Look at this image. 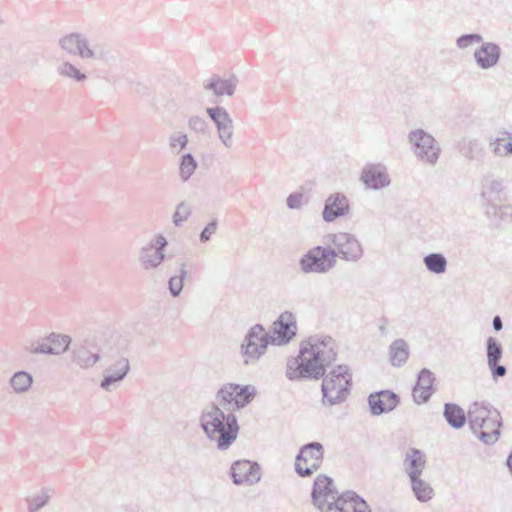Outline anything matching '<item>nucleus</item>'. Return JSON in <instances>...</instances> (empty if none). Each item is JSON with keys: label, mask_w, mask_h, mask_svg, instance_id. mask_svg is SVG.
Returning a JSON list of instances; mask_svg holds the SVG:
<instances>
[{"label": "nucleus", "mask_w": 512, "mask_h": 512, "mask_svg": "<svg viewBox=\"0 0 512 512\" xmlns=\"http://www.w3.org/2000/svg\"><path fill=\"white\" fill-rule=\"evenodd\" d=\"M218 226L217 219L209 222L200 232L199 240L201 243H206L210 240L211 236L216 232Z\"/></svg>", "instance_id": "49530a36"}, {"label": "nucleus", "mask_w": 512, "mask_h": 512, "mask_svg": "<svg viewBox=\"0 0 512 512\" xmlns=\"http://www.w3.org/2000/svg\"><path fill=\"white\" fill-rule=\"evenodd\" d=\"M360 181L370 190H382L391 184L387 167L383 163H368L360 173Z\"/></svg>", "instance_id": "ddd939ff"}, {"label": "nucleus", "mask_w": 512, "mask_h": 512, "mask_svg": "<svg viewBox=\"0 0 512 512\" xmlns=\"http://www.w3.org/2000/svg\"><path fill=\"white\" fill-rule=\"evenodd\" d=\"M72 363L82 369H89L100 361L98 352L91 351L87 346V340L75 342L71 349Z\"/></svg>", "instance_id": "b1692460"}, {"label": "nucleus", "mask_w": 512, "mask_h": 512, "mask_svg": "<svg viewBox=\"0 0 512 512\" xmlns=\"http://www.w3.org/2000/svg\"><path fill=\"white\" fill-rule=\"evenodd\" d=\"M205 111L216 127L220 142L225 148L231 149L234 145V124L229 112L219 105L207 107Z\"/></svg>", "instance_id": "9b49d317"}, {"label": "nucleus", "mask_w": 512, "mask_h": 512, "mask_svg": "<svg viewBox=\"0 0 512 512\" xmlns=\"http://www.w3.org/2000/svg\"><path fill=\"white\" fill-rule=\"evenodd\" d=\"M153 244H154V247L156 250L165 253V248H166L168 242L163 235L159 234L156 236L155 243H153Z\"/></svg>", "instance_id": "de8ad7c7"}, {"label": "nucleus", "mask_w": 512, "mask_h": 512, "mask_svg": "<svg viewBox=\"0 0 512 512\" xmlns=\"http://www.w3.org/2000/svg\"><path fill=\"white\" fill-rule=\"evenodd\" d=\"M313 505L320 512H371L368 503L354 491L338 494L333 479L318 475L311 492Z\"/></svg>", "instance_id": "f03ea898"}, {"label": "nucleus", "mask_w": 512, "mask_h": 512, "mask_svg": "<svg viewBox=\"0 0 512 512\" xmlns=\"http://www.w3.org/2000/svg\"><path fill=\"white\" fill-rule=\"evenodd\" d=\"M500 57L501 48L495 42H482V45L474 52V60L477 66L483 70L495 67Z\"/></svg>", "instance_id": "412c9836"}, {"label": "nucleus", "mask_w": 512, "mask_h": 512, "mask_svg": "<svg viewBox=\"0 0 512 512\" xmlns=\"http://www.w3.org/2000/svg\"><path fill=\"white\" fill-rule=\"evenodd\" d=\"M188 144V136L185 133L178 132L169 136V146L172 150L178 147L180 150L185 149Z\"/></svg>", "instance_id": "a18cd8bd"}, {"label": "nucleus", "mask_w": 512, "mask_h": 512, "mask_svg": "<svg viewBox=\"0 0 512 512\" xmlns=\"http://www.w3.org/2000/svg\"><path fill=\"white\" fill-rule=\"evenodd\" d=\"M426 269L434 274L440 275L447 270V259L442 253L434 252L427 254L423 258Z\"/></svg>", "instance_id": "473e14b6"}, {"label": "nucleus", "mask_w": 512, "mask_h": 512, "mask_svg": "<svg viewBox=\"0 0 512 512\" xmlns=\"http://www.w3.org/2000/svg\"><path fill=\"white\" fill-rule=\"evenodd\" d=\"M32 383V375L26 371H18L10 379V385L16 393L26 392Z\"/></svg>", "instance_id": "f704fd0d"}, {"label": "nucleus", "mask_w": 512, "mask_h": 512, "mask_svg": "<svg viewBox=\"0 0 512 512\" xmlns=\"http://www.w3.org/2000/svg\"><path fill=\"white\" fill-rule=\"evenodd\" d=\"M324 446L320 442L303 445L295 458V471L300 477H309L322 465Z\"/></svg>", "instance_id": "1a4fd4ad"}, {"label": "nucleus", "mask_w": 512, "mask_h": 512, "mask_svg": "<svg viewBox=\"0 0 512 512\" xmlns=\"http://www.w3.org/2000/svg\"><path fill=\"white\" fill-rule=\"evenodd\" d=\"M230 476L235 485L252 486L261 479V468L257 462L237 460L230 468Z\"/></svg>", "instance_id": "4468645a"}, {"label": "nucleus", "mask_w": 512, "mask_h": 512, "mask_svg": "<svg viewBox=\"0 0 512 512\" xmlns=\"http://www.w3.org/2000/svg\"><path fill=\"white\" fill-rule=\"evenodd\" d=\"M186 276V263L182 262L179 268V273L171 276L168 281L169 292L173 297H178L181 294Z\"/></svg>", "instance_id": "e433bc0d"}, {"label": "nucleus", "mask_w": 512, "mask_h": 512, "mask_svg": "<svg viewBox=\"0 0 512 512\" xmlns=\"http://www.w3.org/2000/svg\"><path fill=\"white\" fill-rule=\"evenodd\" d=\"M499 137H491L489 146L495 156L504 157L512 155V133L503 131Z\"/></svg>", "instance_id": "c756f323"}, {"label": "nucleus", "mask_w": 512, "mask_h": 512, "mask_svg": "<svg viewBox=\"0 0 512 512\" xmlns=\"http://www.w3.org/2000/svg\"><path fill=\"white\" fill-rule=\"evenodd\" d=\"M461 151L463 156L471 161H482L485 156L482 144L476 139H469L464 142Z\"/></svg>", "instance_id": "72a5a7b5"}, {"label": "nucleus", "mask_w": 512, "mask_h": 512, "mask_svg": "<svg viewBox=\"0 0 512 512\" xmlns=\"http://www.w3.org/2000/svg\"><path fill=\"white\" fill-rule=\"evenodd\" d=\"M350 212V203L345 194L336 192L329 195L324 203L322 211L323 220L327 223L334 222Z\"/></svg>", "instance_id": "dca6fc26"}, {"label": "nucleus", "mask_w": 512, "mask_h": 512, "mask_svg": "<svg viewBox=\"0 0 512 512\" xmlns=\"http://www.w3.org/2000/svg\"><path fill=\"white\" fill-rule=\"evenodd\" d=\"M226 415L216 404H212L202 410L199 423L209 440L214 441L215 436H218V427L225 421Z\"/></svg>", "instance_id": "f3484780"}, {"label": "nucleus", "mask_w": 512, "mask_h": 512, "mask_svg": "<svg viewBox=\"0 0 512 512\" xmlns=\"http://www.w3.org/2000/svg\"><path fill=\"white\" fill-rule=\"evenodd\" d=\"M50 491L48 488H43L40 492L27 497L28 511L37 512L42 509L51 497Z\"/></svg>", "instance_id": "4c0bfd02"}, {"label": "nucleus", "mask_w": 512, "mask_h": 512, "mask_svg": "<svg viewBox=\"0 0 512 512\" xmlns=\"http://www.w3.org/2000/svg\"><path fill=\"white\" fill-rule=\"evenodd\" d=\"M337 264V254L331 246H315L299 259L300 270L304 274H326Z\"/></svg>", "instance_id": "423d86ee"}, {"label": "nucleus", "mask_w": 512, "mask_h": 512, "mask_svg": "<svg viewBox=\"0 0 512 512\" xmlns=\"http://www.w3.org/2000/svg\"><path fill=\"white\" fill-rule=\"evenodd\" d=\"M166 259V254L155 249L153 243L143 246L139 253V262L143 270H156Z\"/></svg>", "instance_id": "bb28decb"}, {"label": "nucleus", "mask_w": 512, "mask_h": 512, "mask_svg": "<svg viewBox=\"0 0 512 512\" xmlns=\"http://www.w3.org/2000/svg\"><path fill=\"white\" fill-rule=\"evenodd\" d=\"M389 357L392 366H403L409 357V347L403 339L393 341L389 346Z\"/></svg>", "instance_id": "7c9ffc66"}, {"label": "nucleus", "mask_w": 512, "mask_h": 512, "mask_svg": "<svg viewBox=\"0 0 512 512\" xmlns=\"http://www.w3.org/2000/svg\"><path fill=\"white\" fill-rule=\"evenodd\" d=\"M238 433L239 424L237 417L234 413L230 412L225 416V421L218 427V436H215L214 439L217 442V448L220 450L228 449L237 439Z\"/></svg>", "instance_id": "6ab92c4d"}, {"label": "nucleus", "mask_w": 512, "mask_h": 512, "mask_svg": "<svg viewBox=\"0 0 512 512\" xmlns=\"http://www.w3.org/2000/svg\"><path fill=\"white\" fill-rule=\"evenodd\" d=\"M46 341L51 344L53 355H60L69 349L71 344V338L68 335L51 333L46 337Z\"/></svg>", "instance_id": "c9c22d12"}, {"label": "nucleus", "mask_w": 512, "mask_h": 512, "mask_svg": "<svg viewBox=\"0 0 512 512\" xmlns=\"http://www.w3.org/2000/svg\"><path fill=\"white\" fill-rule=\"evenodd\" d=\"M507 465L509 467V470L512 474V453L509 455L508 459H507Z\"/></svg>", "instance_id": "3c124183"}, {"label": "nucleus", "mask_w": 512, "mask_h": 512, "mask_svg": "<svg viewBox=\"0 0 512 512\" xmlns=\"http://www.w3.org/2000/svg\"><path fill=\"white\" fill-rule=\"evenodd\" d=\"M328 246H333L337 257L347 262H357L363 256V248L355 235L347 232L330 233L324 237Z\"/></svg>", "instance_id": "6e6552de"}, {"label": "nucleus", "mask_w": 512, "mask_h": 512, "mask_svg": "<svg viewBox=\"0 0 512 512\" xmlns=\"http://www.w3.org/2000/svg\"><path fill=\"white\" fill-rule=\"evenodd\" d=\"M367 401L371 415L380 416L393 411L399 405L400 397L391 390H380L369 394Z\"/></svg>", "instance_id": "2eb2a0df"}, {"label": "nucleus", "mask_w": 512, "mask_h": 512, "mask_svg": "<svg viewBox=\"0 0 512 512\" xmlns=\"http://www.w3.org/2000/svg\"><path fill=\"white\" fill-rule=\"evenodd\" d=\"M467 422L473 434L483 443L494 444L500 436L502 417L492 404L474 401L468 407Z\"/></svg>", "instance_id": "7ed1b4c3"}, {"label": "nucleus", "mask_w": 512, "mask_h": 512, "mask_svg": "<svg viewBox=\"0 0 512 512\" xmlns=\"http://www.w3.org/2000/svg\"><path fill=\"white\" fill-rule=\"evenodd\" d=\"M481 197L492 206L496 207L507 200L505 187L501 179L485 176L482 182Z\"/></svg>", "instance_id": "4be33fe9"}, {"label": "nucleus", "mask_w": 512, "mask_h": 512, "mask_svg": "<svg viewBox=\"0 0 512 512\" xmlns=\"http://www.w3.org/2000/svg\"><path fill=\"white\" fill-rule=\"evenodd\" d=\"M307 203L308 199L302 192H293L286 199L287 207L291 210L300 209L304 204Z\"/></svg>", "instance_id": "c03bdc74"}, {"label": "nucleus", "mask_w": 512, "mask_h": 512, "mask_svg": "<svg viewBox=\"0 0 512 512\" xmlns=\"http://www.w3.org/2000/svg\"><path fill=\"white\" fill-rule=\"evenodd\" d=\"M25 351L32 354H47L53 355V350L51 349V344L46 341V338L42 339L41 342L31 343L30 345H25Z\"/></svg>", "instance_id": "79ce46f5"}, {"label": "nucleus", "mask_w": 512, "mask_h": 512, "mask_svg": "<svg viewBox=\"0 0 512 512\" xmlns=\"http://www.w3.org/2000/svg\"><path fill=\"white\" fill-rule=\"evenodd\" d=\"M492 326L495 331H500L503 328V322L500 316H495L492 321Z\"/></svg>", "instance_id": "09e8293b"}, {"label": "nucleus", "mask_w": 512, "mask_h": 512, "mask_svg": "<svg viewBox=\"0 0 512 512\" xmlns=\"http://www.w3.org/2000/svg\"><path fill=\"white\" fill-rule=\"evenodd\" d=\"M482 42L483 37L478 33L463 34L456 39V46L459 49H466Z\"/></svg>", "instance_id": "a19ab883"}, {"label": "nucleus", "mask_w": 512, "mask_h": 512, "mask_svg": "<svg viewBox=\"0 0 512 512\" xmlns=\"http://www.w3.org/2000/svg\"><path fill=\"white\" fill-rule=\"evenodd\" d=\"M407 138L412 152L419 161L432 167L437 164L441 148L430 133L418 128L410 131Z\"/></svg>", "instance_id": "0eeeda50"}, {"label": "nucleus", "mask_w": 512, "mask_h": 512, "mask_svg": "<svg viewBox=\"0 0 512 512\" xmlns=\"http://www.w3.org/2000/svg\"><path fill=\"white\" fill-rule=\"evenodd\" d=\"M436 381L434 373L423 368L417 376V381L413 386V399L417 404H423L429 401L434 393L433 385Z\"/></svg>", "instance_id": "aec40b11"}, {"label": "nucleus", "mask_w": 512, "mask_h": 512, "mask_svg": "<svg viewBox=\"0 0 512 512\" xmlns=\"http://www.w3.org/2000/svg\"><path fill=\"white\" fill-rule=\"evenodd\" d=\"M443 417L454 429H461L467 422V413L456 403H445Z\"/></svg>", "instance_id": "c85d7f7f"}, {"label": "nucleus", "mask_w": 512, "mask_h": 512, "mask_svg": "<svg viewBox=\"0 0 512 512\" xmlns=\"http://www.w3.org/2000/svg\"><path fill=\"white\" fill-rule=\"evenodd\" d=\"M271 337L262 324L253 325L245 334L239 353L246 366L255 365L266 354Z\"/></svg>", "instance_id": "39448f33"}, {"label": "nucleus", "mask_w": 512, "mask_h": 512, "mask_svg": "<svg viewBox=\"0 0 512 512\" xmlns=\"http://www.w3.org/2000/svg\"><path fill=\"white\" fill-rule=\"evenodd\" d=\"M59 48L68 55L78 56L83 60L108 63L116 59L114 50L106 43L90 45L87 37L79 32H72L58 39Z\"/></svg>", "instance_id": "20e7f679"}, {"label": "nucleus", "mask_w": 512, "mask_h": 512, "mask_svg": "<svg viewBox=\"0 0 512 512\" xmlns=\"http://www.w3.org/2000/svg\"><path fill=\"white\" fill-rule=\"evenodd\" d=\"M336 359L337 345L332 337L311 336L301 342L297 357L287 361L285 374L290 381L322 379V404L339 405L350 394L352 374L345 364L333 366Z\"/></svg>", "instance_id": "f257e3e1"}, {"label": "nucleus", "mask_w": 512, "mask_h": 512, "mask_svg": "<svg viewBox=\"0 0 512 512\" xmlns=\"http://www.w3.org/2000/svg\"><path fill=\"white\" fill-rule=\"evenodd\" d=\"M198 164L191 153H186L181 156L179 175L182 181H187L195 172Z\"/></svg>", "instance_id": "58836bf2"}, {"label": "nucleus", "mask_w": 512, "mask_h": 512, "mask_svg": "<svg viewBox=\"0 0 512 512\" xmlns=\"http://www.w3.org/2000/svg\"><path fill=\"white\" fill-rule=\"evenodd\" d=\"M426 465L425 454L417 449L411 448L405 456L403 461L404 471L409 479L422 476L423 470Z\"/></svg>", "instance_id": "a878e982"}, {"label": "nucleus", "mask_w": 512, "mask_h": 512, "mask_svg": "<svg viewBox=\"0 0 512 512\" xmlns=\"http://www.w3.org/2000/svg\"><path fill=\"white\" fill-rule=\"evenodd\" d=\"M487 364L491 371L493 380L504 377L507 374V368L500 364L503 356V347L494 337H488L486 341Z\"/></svg>", "instance_id": "a211bd4d"}, {"label": "nucleus", "mask_w": 512, "mask_h": 512, "mask_svg": "<svg viewBox=\"0 0 512 512\" xmlns=\"http://www.w3.org/2000/svg\"><path fill=\"white\" fill-rule=\"evenodd\" d=\"M188 126L192 131L198 134L205 135L208 132L207 121L204 118L197 115L191 116L188 119Z\"/></svg>", "instance_id": "37998d69"}, {"label": "nucleus", "mask_w": 512, "mask_h": 512, "mask_svg": "<svg viewBox=\"0 0 512 512\" xmlns=\"http://www.w3.org/2000/svg\"><path fill=\"white\" fill-rule=\"evenodd\" d=\"M56 72L60 77L76 84L84 83L88 79L85 72L68 60L61 61L57 65Z\"/></svg>", "instance_id": "cd10ccee"}, {"label": "nucleus", "mask_w": 512, "mask_h": 512, "mask_svg": "<svg viewBox=\"0 0 512 512\" xmlns=\"http://www.w3.org/2000/svg\"><path fill=\"white\" fill-rule=\"evenodd\" d=\"M410 483L412 492L419 502L426 503L434 497V489L421 476L410 479Z\"/></svg>", "instance_id": "2f4dec72"}, {"label": "nucleus", "mask_w": 512, "mask_h": 512, "mask_svg": "<svg viewBox=\"0 0 512 512\" xmlns=\"http://www.w3.org/2000/svg\"><path fill=\"white\" fill-rule=\"evenodd\" d=\"M387 325H388V319L385 317H382L380 319V325H379V332L382 336L387 334V330H386Z\"/></svg>", "instance_id": "8fccbe9b"}, {"label": "nucleus", "mask_w": 512, "mask_h": 512, "mask_svg": "<svg viewBox=\"0 0 512 512\" xmlns=\"http://www.w3.org/2000/svg\"><path fill=\"white\" fill-rule=\"evenodd\" d=\"M129 371V360L125 357L119 358L106 369L107 374L101 380L100 387L106 391H110L114 384L124 380Z\"/></svg>", "instance_id": "5701e85b"}, {"label": "nucleus", "mask_w": 512, "mask_h": 512, "mask_svg": "<svg viewBox=\"0 0 512 512\" xmlns=\"http://www.w3.org/2000/svg\"><path fill=\"white\" fill-rule=\"evenodd\" d=\"M256 394L257 390L253 385L227 383L217 392V399L223 407L231 405L234 409H242L253 401Z\"/></svg>", "instance_id": "9d476101"}, {"label": "nucleus", "mask_w": 512, "mask_h": 512, "mask_svg": "<svg viewBox=\"0 0 512 512\" xmlns=\"http://www.w3.org/2000/svg\"><path fill=\"white\" fill-rule=\"evenodd\" d=\"M191 207L185 202L177 205L176 211L173 214V223L175 226L180 227L191 215Z\"/></svg>", "instance_id": "ea45409f"}, {"label": "nucleus", "mask_w": 512, "mask_h": 512, "mask_svg": "<svg viewBox=\"0 0 512 512\" xmlns=\"http://www.w3.org/2000/svg\"><path fill=\"white\" fill-rule=\"evenodd\" d=\"M238 84V78L231 75L228 79H222L220 76L214 74L210 79L206 80L203 87L207 91H212L216 97L234 95Z\"/></svg>", "instance_id": "393cba45"}, {"label": "nucleus", "mask_w": 512, "mask_h": 512, "mask_svg": "<svg viewBox=\"0 0 512 512\" xmlns=\"http://www.w3.org/2000/svg\"><path fill=\"white\" fill-rule=\"evenodd\" d=\"M297 326L295 316L291 312L282 313L273 323V329L269 332L271 345L282 346L288 344L296 335Z\"/></svg>", "instance_id": "f8f14e48"}]
</instances>
